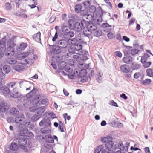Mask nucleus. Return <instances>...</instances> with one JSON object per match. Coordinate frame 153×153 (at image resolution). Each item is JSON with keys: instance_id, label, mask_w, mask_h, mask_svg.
<instances>
[{"instance_id": "obj_1", "label": "nucleus", "mask_w": 153, "mask_h": 153, "mask_svg": "<svg viewBox=\"0 0 153 153\" xmlns=\"http://www.w3.org/2000/svg\"><path fill=\"white\" fill-rule=\"evenodd\" d=\"M39 98V95H36L33 99L30 102V106H31L32 105L33 106L30 107L29 108L30 110L31 111L34 112L35 111H36L38 116L41 115L45 111V110L42 108H39L37 109L36 108V107L37 106V104L40 101Z\"/></svg>"}, {"instance_id": "obj_2", "label": "nucleus", "mask_w": 153, "mask_h": 153, "mask_svg": "<svg viewBox=\"0 0 153 153\" xmlns=\"http://www.w3.org/2000/svg\"><path fill=\"white\" fill-rule=\"evenodd\" d=\"M84 21H82L80 22H77L74 19L69 20L68 24L70 29L74 30L77 31L79 32L83 29L85 27L84 24Z\"/></svg>"}, {"instance_id": "obj_3", "label": "nucleus", "mask_w": 153, "mask_h": 153, "mask_svg": "<svg viewBox=\"0 0 153 153\" xmlns=\"http://www.w3.org/2000/svg\"><path fill=\"white\" fill-rule=\"evenodd\" d=\"M113 138L110 136L103 137L101 138V140L102 142L106 143L105 148L108 150H110L113 146L114 142L112 141Z\"/></svg>"}, {"instance_id": "obj_4", "label": "nucleus", "mask_w": 153, "mask_h": 153, "mask_svg": "<svg viewBox=\"0 0 153 153\" xmlns=\"http://www.w3.org/2000/svg\"><path fill=\"white\" fill-rule=\"evenodd\" d=\"M28 56L27 53H23L17 57L18 60H21V64H31L33 63V60L32 59H25Z\"/></svg>"}, {"instance_id": "obj_5", "label": "nucleus", "mask_w": 153, "mask_h": 153, "mask_svg": "<svg viewBox=\"0 0 153 153\" xmlns=\"http://www.w3.org/2000/svg\"><path fill=\"white\" fill-rule=\"evenodd\" d=\"M65 70L67 73L62 71V74L64 75H67L68 77L71 79H73L74 78L75 76V72L77 74L78 72L77 70L75 69L74 71H73V69L69 67H67Z\"/></svg>"}, {"instance_id": "obj_6", "label": "nucleus", "mask_w": 153, "mask_h": 153, "mask_svg": "<svg viewBox=\"0 0 153 153\" xmlns=\"http://www.w3.org/2000/svg\"><path fill=\"white\" fill-rule=\"evenodd\" d=\"M15 46V44L13 42L12 44H10L4 52L5 55L6 56H10L13 55L15 52L14 47Z\"/></svg>"}, {"instance_id": "obj_7", "label": "nucleus", "mask_w": 153, "mask_h": 153, "mask_svg": "<svg viewBox=\"0 0 153 153\" xmlns=\"http://www.w3.org/2000/svg\"><path fill=\"white\" fill-rule=\"evenodd\" d=\"M27 143V141L26 139L22 138L19 139L18 142V144L20 148L22 149L25 152L27 151V149L25 146Z\"/></svg>"}, {"instance_id": "obj_8", "label": "nucleus", "mask_w": 153, "mask_h": 153, "mask_svg": "<svg viewBox=\"0 0 153 153\" xmlns=\"http://www.w3.org/2000/svg\"><path fill=\"white\" fill-rule=\"evenodd\" d=\"M72 40L71 39H69L68 41L65 40H61L58 42V45L61 48H65L67 47L68 44L69 45L72 44Z\"/></svg>"}, {"instance_id": "obj_9", "label": "nucleus", "mask_w": 153, "mask_h": 153, "mask_svg": "<svg viewBox=\"0 0 153 153\" xmlns=\"http://www.w3.org/2000/svg\"><path fill=\"white\" fill-rule=\"evenodd\" d=\"M92 30L93 31L92 33L94 34L95 36L98 37L101 36L102 32L100 30L98 29L97 27L94 25L92 26Z\"/></svg>"}, {"instance_id": "obj_10", "label": "nucleus", "mask_w": 153, "mask_h": 153, "mask_svg": "<svg viewBox=\"0 0 153 153\" xmlns=\"http://www.w3.org/2000/svg\"><path fill=\"white\" fill-rule=\"evenodd\" d=\"M25 120V117L23 115L20 117L19 116L15 118V122L17 123H19L20 124H22L23 123H25L26 124L27 122Z\"/></svg>"}, {"instance_id": "obj_11", "label": "nucleus", "mask_w": 153, "mask_h": 153, "mask_svg": "<svg viewBox=\"0 0 153 153\" xmlns=\"http://www.w3.org/2000/svg\"><path fill=\"white\" fill-rule=\"evenodd\" d=\"M120 70L123 72L128 73L131 71V68L129 65L126 64H123L121 65L120 67Z\"/></svg>"}, {"instance_id": "obj_12", "label": "nucleus", "mask_w": 153, "mask_h": 153, "mask_svg": "<svg viewBox=\"0 0 153 153\" xmlns=\"http://www.w3.org/2000/svg\"><path fill=\"white\" fill-rule=\"evenodd\" d=\"M9 108V106L7 103L4 102H1L0 103V111L1 112H5Z\"/></svg>"}, {"instance_id": "obj_13", "label": "nucleus", "mask_w": 153, "mask_h": 153, "mask_svg": "<svg viewBox=\"0 0 153 153\" xmlns=\"http://www.w3.org/2000/svg\"><path fill=\"white\" fill-rule=\"evenodd\" d=\"M51 123L49 119L47 118L43 119L39 123V125L41 126H42L43 125L46 126H50Z\"/></svg>"}, {"instance_id": "obj_14", "label": "nucleus", "mask_w": 153, "mask_h": 153, "mask_svg": "<svg viewBox=\"0 0 153 153\" xmlns=\"http://www.w3.org/2000/svg\"><path fill=\"white\" fill-rule=\"evenodd\" d=\"M92 26H90L89 27H88L85 28L83 31L84 34L87 36L90 35L91 33H92L93 31L92 30Z\"/></svg>"}, {"instance_id": "obj_15", "label": "nucleus", "mask_w": 153, "mask_h": 153, "mask_svg": "<svg viewBox=\"0 0 153 153\" xmlns=\"http://www.w3.org/2000/svg\"><path fill=\"white\" fill-rule=\"evenodd\" d=\"M10 95L11 97L15 98H19L21 96L15 88L13 89L12 92L10 93Z\"/></svg>"}, {"instance_id": "obj_16", "label": "nucleus", "mask_w": 153, "mask_h": 153, "mask_svg": "<svg viewBox=\"0 0 153 153\" xmlns=\"http://www.w3.org/2000/svg\"><path fill=\"white\" fill-rule=\"evenodd\" d=\"M9 112L10 115L14 116L17 115L19 113L18 111L14 108H11L9 110Z\"/></svg>"}, {"instance_id": "obj_17", "label": "nucleus", "mask_w": 153, "mask_h": 153, "mask_svg": "<svg viewBox=\"0 0 153 153\" xmlns=\"http://www.w3.org/2000/svg\"><path fill=\"white\" fill-rule=\"evenodd\" d=\"M6 42L5 41L1 40L0 41V50L3 52H5L6 49Z\"/></svg>"}, {"instance_id": "obj_18", "label": "nucleus", "mask_w": 153, "mask_h": 153, "mask_svg": "<svg viewBox=\"0 0 153 153\" xmlns=\"http://www.w3.org/2000/svg\"><path fill=\"white\" fill-rule=\"evenodd\" d=\"M45 141L49 143H52L54 142V140L51 135H48L45 136Z\"/></svg>"}, {"instance_id": "obj_19", "label": "nucleus", "mask_w": 153, "mask_h": 153, "mask_svg": "<svg viewBox=\"0 0 153 153\" xmlns=\"http://www.w3.org/2000/svg\"><path fill=\"white\" fill-rule=\"evenodd\" d=\"M132 58L130 56L124 57L123 59V61L124 62L127 64L131 63L132 62Z\"/></svg>"}, {"instance_id": "obj_20", "label": "nucleus", "mask_w": 153, "mask_h": 153, "mask_svg": "<svg viewBox=\"0 0 153 153\" xmlns=\"http://www.w3.org/2000/svg\"><path fill=\"white\" fill-rule=\"evenodd\" d=\"M18 146L17 144L14 142H12L10 146V149L12 150L15 151L18 149Z\"/></svg>"}, {"instance_id": "obj_21", "label": "nucleus", "mask_w": 153, "mask_h": 153, "mask_svg": "<svg viewBox=\"0 0 153 153\" xmlns=\"http://www.w3.org/2000/svg\"><path fill=\"white\" fill-rule=\"evenodd\" d=\"M13 69L18 71H20L23 70L25 68L22 65H17L13 67Z\"/></svg>"}, {"instance_id": "obj_22", "label": "nucleus", "mask_w": 153, "mask_h": 153, "mask_svg": "<svg viewBox=\"0 0 153 153\" xmlns=\"http://www.w3.org/2000/svg\"><path fill=\"white\" fill-rule=\"evenodd\" d=\"M6 61L7 63L10 64H14L16 63L17 62L15 59L12 58H7Z\"/></svg>"}, {"instance_id": "obj_23", "label": "nucleus", "mask_w": 153, "mask_h": 153, "mask_svg": "<svg viewBox=\"0 0 153 153\" xmlns=\"http://www.w3.org/2000/svg\"><path fill=\"white\" fill-rule=\"evenodd\" d=\"M131 47L129 46L126 47V48L123 51L124 55H128L131 54Z\"/></svg>"}, {"instance_id": "obj_24", "label": "nucleus", "mask_w": 153, "mask_h": 153, "mask_svg": "<svg viewBox=\"0 0 153 153\" xmlns=\"http://www.w3.org/2000/svg\"><path fill=\"white\" fill-rule=\"evenodd\" d=\"M36 90L34 89L26 94V97L27 98H30L34 96L36 94Z\"/></svg>"}, {"instance_id": "obj_25", "label": "nucleus", "mask_w": 153, "mask_h": 153, "mask_svg": "<svg viewBox=\"0 0 153 153\" xmlns=\"http://www.w3.org/2000/svg\"><path fill=\"white\" fill-rule=\"evenodd\" d=\"M149 56L147 53H145L141 58V61L142 62H144L149 58Z\"/></svg>"}, {"instance_id": "obj_26", "label": "nucleus", "mask_w": 153, "mask_h": 153, "mask_svg": "<svg viewBox=\"0 0 153 153\" xmlns=\"http://www.w3.org/2000/svg\"><path fill=\"white\" fill-rule=\"evenodd\" d=\"M3 70L5 73L8 74L10 71V67L9 66L6 65L3 66Z\"/></svg>"}, {"instance_id": "obj_27", "label": "nucleus", "mask_w": 153, "mask_h": 153, "mask_svg": "<svg viewBox=\"0 0 153 153\" xmlns=\"http://www.w3.org/2000/svg\"><path fill=\"white\" fill-rule=\"evenodd\" d=\"M41 131L42 134H46L50 133L51 131V130L48 128H42L41 130Z\"/></svg>"}, {"instance_id": "obj_28", "label": "nucleus", "mask_w": 153, "mask_h": 153, "mask_svg": "<svg viewBox=\"0 0 153 153\" xmlns=\"http://www.w3.org/2000/svg\"><path fill=\"white\" fill-rule=\"evenodd\" d=\"M40 36L41 33L40 32H38L33 35V38L36 40H40Z\"/></svg>"}, {"instance_id": "obj_29", "label": "nucleus", "mask_w": 153, "mask_h": 153, "mask_svg": "<svg viewBox=\"0 0 153 153\" xmlns=\"http://www.w3.org/2000/svg\"><path fill=\"white\" fill-rule=\"evenodd\" d=\"M66 65V63L64 61H62L59 62L58 66L60 69H63Z\"/></svg>"}, {"instance_id": "obj_30", "label": "nucleus", "mask_w": 153, "mask_h": 153, "mask_svg": "<svg viewBox=\"0 0 153 153\" xmlns=\"http://www.w3.org/2000/svg\"><path fill=\"white\" fill-rule=\"evenodd\" d=\"M82 6L80 4H77L75 6V10L77 13H80L81 11Z\"/></svg>"}, {"instance_id": "obj_31", "label": "nucleus", "mask_w": 153, "mask_h": 153, "mask_svg": "<svg viewBox=\"0 0 153 153\" xmlns=\"http://www.w3.org/2000/svg\"><path fill=\"white\" fill-rule=\"evenodd\" d=\"M16 84V82H11L7 84L6 86L10 89L11 88H13L15 86Z\"/></svg>"}, {"instance_id": "obj_32", "label": "nucleus", "mask_w": 153, "mask_h": 153, "mask_svg": "<svg viewBox=\"0 0 153 153\" xmlns=\"http://www.w3.org/2000/svg\"><path fill=\"white\" fill-rule=\"evenodd\" d=\"M10 92V90L7 86H6L3 90V93L5 95L8 94Z\"/></svg>"}, {"instance_id": "obj_33", "label": "nucleus", "mask_w": 153, "mask_h": 153, "mask_svg": "<svg viewBox=\"0 0 153 153\" xmlns=\"http://www.w3.org/2000/svg\"><path fill=\"white\" fill-rule=\"evenodd\" d=\"M89 10L90 13L94 14L96 11L95 7L93 5L91 6L90 7Z\"/></svg>"}, {"instance_id": "obj_34", "label": "nucleus", "mask_w": 153, "mask_h": 153, "mask_svg": "<svg viewBox=\"0 0 153 153\" xmlns=\"http://www.w3.org/2000/svg\"><path fill=\"white\" fill-rule=\"evenodd\" d=\"M146 72L147 75L150 76H153V70L151 69H148L146 70Z\"/></svg>"}, {"instance_id": "obj_35", "label": "nucleus", "mask_w": 153, "mask_h": 153, "mask_svg": "<svg viewBox=\"0 0 153 153\" xmlns=\"http://www.w3.org/2000/svg\"><path fill=\"white\" fill-rule=\"evenodd\" d=\"M79 74V75H78V74H77V75L81 77H82L86 75V70L84 69H82L80 71Z\"/></svg>"}, {"instance_id": "obj_36", "label": "nucleus", "mask_w": 153, "mask_h": 153, "mask_svg": "<svg viewBox=\"0 0 153 153\" xmlns=\"http://www.w3.org/2000/svg\"><path fill=\"white\" fill-rule=\"evenodd\" d=\"M27 44L25 43H22L19 48V49L21 50H24L27 47Z\"/></svg>"}, {"instance_id": "obj_37", "label": "nucleus", "mask_w": 153, "mask_h": 153, "mask_svg": "<svg viewBox=\"0 0 153 153\" xmlns=\"http://www.w3.org/2000/svg\"><path fill=\"white\" fill-rule=\"evenodd\" d=\"M103 148V146L102 145L99 146L94 150V153H100V151Z\"/></svg>"}, {"instance_id": "obj_38", "label": "nucleus", "mask_w": 153, "mask_h": 153, "mask_svg": "<svg viewBox=\"0 0 153 153\" xmlns=\"http://www.w3.org/2000/svg\"><path fill=\"white\" fill-rule=\"evenodd\" d=\"M82 48V45L79 44H78L75 46V49L78 51H79L81 50Z\"/></svg>"}, {"instance_id": "obj_39", "label": "nucleus", "mask_w": 153, "mask_h": 153, "mask_svg": "<svg viewBox=\"0 0 153 153\" xmlns=\"http://www.w3.org/2000/svg\"><path fill=\"white\" fill-rule=\"evenodd\" d=\"M82 15L85 16H88L90 14L88 13V12L86 10H83L81 12Z\"/></svg>"}, {"instance_id": "obj_40", "label": "nucleus", "mask_w": 153, "mask_h": 153, "mask_svg": "<svg viewBox=\"0 0 153 153\" xmlns=\"http://www.w3.org/2000/svg\"><path fill=\"white\" fill-rule=\"evenodd\" d=\"M142 63H143L144 67L146 68L149 67L151 64V63L150 62H146V61L145 62Z\"/></svg>"}, {"instance_id": "obj_41", "label": "nucleus", "mask_w": 153, "mask_h": 153, "mask_svg": "<svg viewBox=\"0 0 153 153\" xmlns=\"http://www.w3.org/2000/svg\"><path fill=\"white\" fill-rule=\"evenodd\" d=\"M114 54L116 56L121 58L122 56V54L121 52L119 51H116L115 52Z\"/></svg>"}, {"instance_id": "obj_42", "label": "nucleus", "mask_w": 153, "mask_h": 153, "mask_svg": "<svg viewBox=\"0 0 153 153\" xmlns=\"http://www.w3.org/2000/svg\"><path fill=\"white\" fill-rule=\"evenodd\" d=\"M5 7L7 10H10L11 9L12 6L9 3H6L5 4Z\"/></svg>"}, {"instance_id": "obj_43", "label": "nucleus", "mask_w": 153, "mask_h": 153, "mask_svg": "<svg viewBox=\"0 0 153 153\" xmlns=\"http://www.w3.org/2000/svg\"><path fill=\"white\" fill-rule=\"evenodd\" d=\"M42 104L47 105L48 103V99H43L41 101Z\"/></svg>"}, {"instance_id": "obj_44", "label": "nucleus", "mask_w": 153, "mask_h": 153, "mask_svg": "<svg viewBox=\"0 0 153 153\" xmlns=\"http://www.w3.org/2000/svg\"><path fill=\"white\" fill-rule=\"evenodd\" d=\"M151 82V80L149 79H146L145 80L143 81V84H149Z\"/></svg>"}, {"instance_id": "obj_45", "label": "nucleus", "mask_w": 153, "mask_h": 153, "mask_svg": "<svg viewBox=\"0 0 153 153\" xmlns=\"http://www.w3.org/2000/svg\"><path fill=\"white\" fill-rule=\"evenodd\" d=\"M67 115H68V114L67 113H65L63 114V116L65 119V123H66V117L67 116V120H69L71 119V117L70 116H68Z\"/></svg>"}, {"instance_id": "obj_46", "label": "nucleus", "mask_w": 153, "mask_h": 153, "mask_svg": "<svg viewBox=\"0 0 153 153\" xmlns=\"http://www.w3.org/2000/svg\"><path fill=\"white\" fill-rule=\"evenodd\" d=\"M138 53V50L136 49H132L131 48V54L132 55H134Z\"/></svg>"}, {"instance_id": "obj_47", "label": "nucleus", "mask_w": 153, "mask_h": 153, "mask_svg": "<svg viewBox=\"0 0 153 153\" xmlns=\"http://www.w3.org/2000/svg\"><path fill=\"white\" fill-rule=\"evenodd\" d=\"M27 131L28 129H23V130L20 131V134L22 136H25V134L27 132Z\"/></svg>"}, {"instance_id": "obj_48", "label": "nucleus", "mask_w": 153, "mask_h": 153, "mask_svg": "<svg viewBox=\"0 0 153 153\" xmlns=\"http://www.w3.org/2000/svg\"><path fill=\"white\" fill-rule=\"evenodd\" d=\"M107 36L109 39H113L114 36V34L112 32H110L107 34Z\"/></svg>"}, {"instance_id": "obj_49", "label": "nucleus", "mask_w": 153, "mask_h": 153, "mask_svg": "<svg viewBox=\"0 0 153 153\" xmlns=\"http://www.w3.org/2000/svg\"><path fill=\"white\" fill-rule=\"evenodd\" d=\"M39 117H38V115L37 116H34L32 117H31V120L33 121H35L39 119Z\"/></svg>"}, {"instance_id": "obj_50", "label": "nucleus", "mask_w": 153, "mask_h": 153, "mask_svg": "<svg viewBox=\"0 0 153 153\" xmlns=\"http://www.w3.org/2000/svg\"><path fill=\"white\" fill-rule=\"evenodd\" d=\"M141 76V74L140 73H136L134 75V77L135 79H138Z\"/></svg>"}, {"instance_id": "obj_51", "label": "nucleus", "mask_w": 153, "mask_h": 153, "mask_svg": "<svg viewBox=\"0 0 153 153\" xmlns=\"http://www.w3.org/2000/svg\"><path fill=\"white\" fill-rule=\"evenodd\" d=\"M26 85L28 86V87H26V90H30L31 89V87L32 85L29 82H27L26 83Z\"/></svg>"}, {"instance_id": "obj_52", "label": "nucleus", "mask_w": 153, "mask_h": 153, "mask_svg": "<svg viewBox=\"0 0 153 153\" xmlns=\"http://www.w3.org/2000/svg\"><path fill=\"white\" fill-rule=\"evenodd\" d=\"M74 33L72 32H69L67 34V35L68 36L71 37H73L74 36Z\"/></svg>"}, {"instance_id": "obj_53", "label": "nucleus", "mask_w": 153, "mask_h": 153, "mask_svg": "<svg viewBox=\"0 0 153 153\" xmlns=\"http://www.w3.org/2000/svg\"><path fill=\"white\" fill-rule=\"evenodd\" d=\"M85 7V8H87L88 6L90 5V2L88 0L86 1L85 2L83 3Z\"/></svg>"}, {"instance_id": "obj_54", "label": "nucleus", "mask_w": 153, "mask_h": 153, "mask_svg": "<svg viewBox=\"0 0 153 153\" xmlns=\"http://www.w3.org/2000/svg\"><path fill=\"white\" fill-rule=\"evenodd\" d=\"M135 19L134 18H131L129 21V25L130 26L132 24H134L135 21Z\"/></svg>"}, {"instance_id": "obj_55", "label": "nucleus", "mask_w": 153, "mask_h": 153, "mask_svg": "<svg viewBox=\"0 0 153 153\" xmlns=\"http://www.w3.org/2000/svg\"><path fill=\"white\" fill-rule=\"evenodd\" d=\"M34 4H29L28 6L29 7H30L31 9L34 8L36 7V5L37 4V2H35Z\"/></svg>"}, {"instance_id": "obj_56", "label": "nucleus", "mask_w": 153, "mask_h": 153, "mask_svg": "<svg viewBox=\"0 0 153 153\" xmlns=\"http://www.w3.org/2000/svg\"><path fill=\"white\" fill-rule=\"evenodd\" d=\"M65 127V126L64 125L62 126H59V129L60 130V131L61 132H64V128Z\"/></svg>"}, {"instance_id": "obj_57", "label": "nucleus", "mask_w": 153, "mask_h": 153, "mask_svg": "<svg viewBox=\"0 0 153 153\" xmlns=\"http://www.w3.org/2000/svg\"><path fill=\"white\" fill-rule=\"evenodd\" d=\"M110 104L114 106H117V104L113 100H111L110 102Z\"/></svg>"}, {"instance_id": "obj_58", "label": "nucleus", "mask_w": 153, "mask_h": 153, "mask_svg": "<svg viewBox=\"0 0 153 153\" xmlns=\"http://www.w3.org/2000/svg\"><path fill=\"white\" fill-rule=\"evenodd\" d=\"M118 147L119 149L122 150L123 149V145L122 143H119Z\"/></svg>"}, {"instance_id": "obj_59", "label": "nucleus", "mask_w": 153, "mask_h": 153, "mask_svg": "<svg viewBox=\"0 0 153 153\" xmlns=\"http://www.w3.org/2000/svg\"><path fill=\"white\" fill-rule=\"evenodd\" d=\"M58 36V34L57 33V32H56V33L55 35V36H54V37H53V38L52 39V41H55L56 39L57 38Z\"/></svg>"}, {"instance_id": "obj_60", "label": "nucleus", "mask_w": 153, "mask_h": 153, "mask_svg": "<svg viewBox=\"0 0 153 153\" xmlns=\"http://www.w3.org/2000/svg\"><path fill=\"white\" fill-rule=\"evenodd\" d=\"M51 65L54 69H57V65L55 62H52L51 63Z\"/></svg>"}, {"instance_id": "obj_61", "label": "nucleus", "mask_w": 153, "mask_h": 153, "mask_svg": "<svg viewBox=\"0 0 153 153\" xmlns=\"http://www.w3.org/2000/svg\"><path fill=\"white\" fill-rule=\"evenodd\" d=\"M123 40L125 41L126 42H128L129 41L130 39L129 38H128L126 36H124L123 37Z\"/></svg>"}, {"instance_id": "obj_62", "label": "nucleus", "mask_w": 153, "mask_h": 153, "mask_svg": "<svg viewBox=\"0 0 153 153\" xmlns=\"http://www.w3.org/2000/svg\"><path fill=\"white\" fill-rule=\"evenodd\" d=\"M120 97H121L123 98L124 99H126L127 98V97L126 96L125 94L124 93H122L121 95H120Z\"/></svg>"}, {"instance_id": "obj_63", "label": "nucleus", "mask_w": 153, "mask_h": 153, "mask_svg": "<svg viewBox=\"0 0 153 153\" xmlns=\"http://www.w3.org/2000/svg\"><path fill=\"white\" fill-rule=\"evenodd\" d=\"M63 92L64 95L66 96H68L69 94V93L68 92L67 90L65 89H63Z\"/></svg>"}, {"instance_id": "obj_64", "label": "nucleus", "mask_w": 153, "mask_h": 153, "mask_svg": "<svg viewBox=\"0 0 153 153\" xmlns=\"http://www.w3.org/2000/svg\"><path fill=\"white\" fill-rule=\"evenodd\" d=\"M145 152L146 153H150L149 149L148 147H146L145 148Z\"/></svg>"}]
</instances>
